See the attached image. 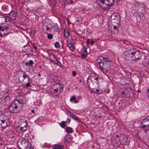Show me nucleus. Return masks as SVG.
Listing matches in <instances>:
<instances>
[{
	"instance_id": "1",
	"label": "nucleus",
	"mask_w": 149,
	"mask_h": 149,
	"mask_svg": "<svg viewBox=\"0 0 149 149\" xmlns=\"http://www.w3.org/2000/svg\"><path fill=\"white\" fill-rule=\"evenodd\" d=\"M123 54L124 58L127 61H137L142 57V54L139 51L133 48L125 51Z\"/></svg>"
},
{
	"instance_id": "2",
	"label": "nucleus",
	"mask_w": 149,
	"mask_h": 149,
	"mask_svg": "<svg viewBox=\"0 0 149 149\" xmlns=\"http://www.w3.org/2000/svg\"><path fill=\"white\" fill-rule=\"evenodd\" d=\"M111 62V60L107 57L101 56L97 59L96 63L97 65L99 66V68L104 73L108 72L110 69V62Z\"/></svg>"
},
{
	"instance_id": "3",
	"label": "nucleus",
	"mask_w": 149,
	"mask_h": 149,
	"mask_svg": "<svg viewBox=\"0 0 149 149\" xmlns=\"http://www.w3.org/2000/svg\"><path fill=\"white\" fill-rule=\"evenodd\" d=\"M114 0H101V3H99V6L101 8L107 10L113 6Z\"/></svg>"
},
{
	"instance_id": "4",
	"label": "nucleus",
	"mask_w": 149,
	"mask_h": 149,
	"mask_svg": "<svg viewBox=\"0 0 149 149\" xmlns=\"http://www.w3.org/2000/svg\"><path fill=\"white\" fill-rule=\"evenodd\" d=\"M140 128L146 134L147 131L149 130V116H147L142 120Z\"/></svg>"
},
{
	"instance_id": "5",
	"label": "nucleus",
	"mask_w": 149,
	"mask_h": 149,
	"mask_svg": "<svg viewBox=\"0 0 149 149\" xmlns=\"http://www.w3.org/2000/svg\"><path fill=\"white\" fill-rule=\"evenodd\" d=\"M28 123L26 120L24 119L21 120H20V126L18 127V129L21 131L19 133V136L23 135L24 132L26 131L28 129Z\"/></svg>"
},
{
	"instance_id": "6",
	"label": "nucleus",
	"mask_w": 149,
	"mask_h": 149,
	"mask_svg": "<svg viewBox=\"0 0 149 149\" xmlns=\"http://www.w3.org/2000/svg\"><path fill=\"white\" fill-rule=\"evenodd\" d=\"M17 101H13L8 108L11 113H15L19 111L18 107L19 105L17 104Z\"/></svg>"
},
{
	"instance_id": "7",
	"label": "nucleus",
	"mask_w": 149,
	"mask_h": 149,
	"mask_svg": "<svg viewBox=\"0 0 149 149\" xmlns=\"http://www.w3.org/2000/svg\"><path fill=\"white\" fill-rule=\"evenodd\" d=\"M9 95L7 91L6 92H2L0 94V100L4 102H8L10 98Z\"/></svg>"
},
{
	"instance_id": "8",
	"label": "nucleus",
	"mask_w": 149,
	"mask_h": 149,
	"mask_svg": "<svg viewBox=\"0 0 149 149\" xmlns=\"http://www.w3.org/2000/svg\"><path fill=\"white\" fill-rule=\"evenodd\" d=\"M25 134H23L22 136L21 134L20 136L22 137V138L19 139L17 142V145L20 149H21V148H24L26 144L28 143V141L24 138V137H25Z\"/></svg>"
},
{
	"instance_id": "9",
	"label": "nucleus",
	"mask_w": 149,
	"mask_h": 149,
	"mask_svg": "<svg viewBox=\"0 0 149 149\" xmlns=\"http://www.w3.org/2000/svg\"><path fill=\"white\" fill-rule=\"evenodd\" d=\"M0 119L1 120V125L3 127L5 128L8 126L7 122L8 118L7 115L5 114H1Z\"/></svg>"
},
{
	"instance_id": "10",
	"label": "nucleus",
	"mask_w": 149,
	"mask_h": 149,
	"mask_svg": "<svg viewBox=\"0 0 149 149\" xmlns=\"http://www.w3.org/2000/svg\"><path fill=\"white\" fill-rule=\"evenodd\" d=\"M63 89V87L61 84H54L53 87V89L55 93H57L58 90L61 93Z\"/></svg>"
},
{
	"instance_id": "11",
	"label": "nucleus",
	"mask_w": 149,
	"mask_h": 149,
	"mask_svg": "<svg viewBox=\"0 0 149 149\" xmlns=\"http://www.w3.org/2000/svg\"><path fill=\"white\" fill-rule=\"evenodd\" d=\"M88 78L89 80L92 81H96V84H97V86H99V82L98 80L100 79V77L96 75L95 74H93L89 76L88 77Z\"/></svg>"
},
{
	"instance_id": "12",
	"label": "nucleus",
	"mask_w": 149,
	"mask_h": 149,
	"mask_svg": "<svg viewBox=\"0 0 149 149\" xmlns=\"http://www.w3.org/2000/svg\"><path fill=\"white\" fill-rule=\"evenodd\" d=\"M49 55L50 58H53V61L55 64L58 66H60V65H61V63L57 59L54 54L51 53L50 54H49Z\"/></svg>"
},
{
	"instance_id": "13",
	"label": "nucleus",
	"mask_w": 149,
	"mask_h": 149,
	"mask_svg": "<svg viewBox=\"0 0 149 149\" xmlns=\"http://www.w3.org/2000/svg\"><path fill=\"white\" fill-rule=\"evenodd\" d=\"M72 137L71 135H66L64 138V141L65 143L68 144L70 143L71 141Z\"/></svg>"
},
{
	"instance_id": "14",
	"label": "nucleus",
	"mask_w": 149,
	"mask_h": 149,
	"mask_svg": "<svg viewBox=\"0 0 149 149\" xmlns=\"http://www.w3.org/2000/svg\"><path fill=\"white\" fill-rule=\"evenodd\" d=\"M67 46L69 48V49L71 51H73L75 49L73 45L71 43V41L68 39L66 41Z\"/></svg>"
},
{
	"instance_id": "15",
	"label": "nucleus",
	"mask_w": 149,
	"mask_h": 149,
	"mask_svg": "<svg viewBox=\"0 0 149 149\" xmlns=\"http://www.w3.org/2000/svg\"><path fill=\"white\" fill-rule=\"evenodd\" d=\"M24 97L23 96H19L17 97L16 100L14 101H17V103L19 105V104H23L24 102Z\"/></svg>"
},
{
	"instance_id": "16",
	"label": "nucleus",
	"mask_w": 149,
	"mask_h": 149,
	"mask_svg": "<svg viewBox=\"0 0 149 149\" xmlns=\"http://www.w3.org/2000/svg\"><path fill=\"white\" fill-rule=\"evenodd\" d=\"M23 47L25 48L24 50L25 51V52L26 53H31L33 52L32 48L29 45H26L24 46Z\"/></svg>"
},
{
	"instance_id": "17",
	"label": "nucleus",
	"mask_w": 149,
	"mask_h": 149,
	"mask_svg": "<svg viewBox=\"0 0 149 149\" xmlns=\"http://www.w3.org/2000/svg\"><path fill=\"white\" fill-rule=\"evenodd\" d=\"M81 57L82 58H85L87 56V49L86 48H84L83 47L81 51Z\"/></svg>"
},
{
	"instance_id": "18",
	"label": "nucleus",
	"mask_w": 149,
	"mask_h": 149,
	"mask_svg": "<svg viewBox=\"0 0 149 149\" xmlns=\"http://www.w3.org/2000/svg\"><path fill=\"white\" fill-rule=\"evenodd\" d=\"M10 16L12 19H15L17 16V13L14 11H11L10 14Z\"/></svg>"
},
{
	"instance_id": "19",
	"label": "nucleus",
	"mask_w": 149,
	"mask_h": 149,
	"mask_svg": "<svg viewBox=\"0 0 149 149\" xmlns=\"http://www.w3.org/2000/svg\"><path fill=\"white\" fill-rule=\"evenodd\" d=\"M66 130L68 134L72 133L73 132V129L72 128L68 126L66 127Z\"/></svg>"
},
{
	"instance_id": "20",
	"label": "nucleus",
	"mask_w": 149,
	"mask_h": 149,
	"mask_svg": "<svg viewBox=\"0 0 149 149\" xmlns=\"http://www.w3.org/2000/svg\"><path fill=\"white\" fill-rule=\"evenodd\" d=\"M24 149H34V147L30 143H28L27 145L25 146Z\"/></svg>"
},
{
	"instance_id": "21",
	"label": "nucleus",
	"mask_w": 149,
	"mask_h": 149,
	"mask_svg": "<svg viewBox=\"0 0 149 149\" xmlns=\"http://www.w3.org/2000/svg\"><path fill=\"white\" fill-rule=\"evenodd\" d=\"M22 77L24 78V79H23V80L24 79L26 78H28V82H29V81H30L29 80H30V78L28 76V75H27V74L25 72H23V74Z\"/></svg>"
},
{
	"instance_id": "22",
	"label": "nucleus",
	"mask_w": 149,
	"mask_h": 149,
	"mask_svg": "<svg viewBox=\"0 0 149 149\" xmlns=\"http://www.w3.org/2000/svg\"><path fill=\"white\" fill-rule=\"evenodd\" d=\"M70 116L72 117V118L75 120H78V117L72 113L71 112L70 113Z\"/></svg>"
},
{
	"instance_id": "23",
	"label": "nucleus",
	"mask_w": 149,
	"mask_h": 149,
	"mask_svg": "<svg viewBox=\"0 0 149 149\" xmlns=\"http://www.w3.org/2000/svg\"><path fill=\"white\" fill-rule=\"evenodd\" d=\"M54 148L55 149H62L63 146L62 145L56 144L54 145Z\"/></svg>"
},
{
	"instance_id": "24",
	"label": "nucleus",
	"mask_w": 149,
	"mask_h": 149,
	"mask_svg": "<svg viewBox=\"0 0 149 149\" xmlns=\"http://www.w3.org/2000/svg\"><path fill=\"white\" fill-rule=\"evenodd\" d=\"M33 64V62L32 60H29V62H26L25 64L26 66H30L31 65H32Z\"/></svg>"
},
{
	"instance_id": "25",
	"label": "nucleus",
	"mask_w": 149,
	"mask_h": 149,
	"mask_svg": "<svg viewBox=\"0 0 149 149\" xmlns=\"http://www.w3.org/2000/svg\"><path fill=\"white\" fill-rule=\"evenodd\" d=\"M115 19V20L116 19V21H117V22H116L117 24V26H118V25L119 23H120V19L118 17V16L117 15H116V17H115L114 18V19H113V20H114ZM115 22V23H116V22Z\"/></svg>"
},
{
	"instance_id": "26",
	"label": "nucleus",
	"mask_w": 149,
	"mask_h": 149,
	"mask_svg": "<svg viewBox=\"0 0 149 149\" xmlns=\"http://www.w3.org/2000/svg\"><path fill=\"white\" fill-rule=\"evenodd\" d=\"M64 35L65 36L66 38H68L69 36H70V33H69V31H64Z\"/></svg>"
},
{
	"instance_id": "27",
	"label": "nucleus",
	"mask_w": 149,
	"mask_h": 149,
	"mask_svg": "<svg viewBox=\"0 0 149 149\" xmlns=\"http://www.w3.org/2000/svg\"><path fill=\"white\" fill-rule=\"evenodd\" d=\"M65 122L64 121H62L60 124V126L63 128H64L65 126Z\"/></svg>"
},
{
	"instance_id": "28",
	"label": "nucleus",
	"mask_w": 149,
	"mask_h": 149,
	"mask_svg": "<svg viewBox=\"0 0 149 149\" xmlns=\"http://www.w3.org/2000/svg\"><path fill=\"white\" fill-rule=\"evenodd\" d=\"M93 92L96 94H97L98 95H100L101 94V93L100 92V91L98 89H95V90Z\"/></svg>"
},
{
	"instance_id": "29",
	"label": "nucleus",
	"mask_w": 149,
	"mask_h": 149,
	"mask_svg": "<svg viewBox=\"0 0 149 149\" xmlns=\"http://www.w3.org/2000/svg\"><path fill=\"white\" fill-rule=\"evenodd\" d=\"M4 29L5 30V31H6V33H3V34H4V36L5 35H6L7 34V33H7V31L8 30V27H7V26H4Z\"/></svg>"
},
{
	"instance_id": "30",
	"label": "nucleus",
	"mask_w": 149,
	"mask_h": 149,
	"mask_svg": "<svg viewBox=\"0 0 149 149\" xmlns=\"http://www.w3.org/2000/svg\"><path fill=\"white\" fill-rule=\"evenodd\" d=\"M54 46L55 48H58L60 47V45L58 42H56L54 44Z\"/></svg>"
},
{
	"instance_id": "31",
	"label": "nucleus",
	"mask_w": 149,
	"mask_h": 149,
	"mask_svg": "<svg viewBox=\"0 0 149 149\" xmlns=\"http://www.w3.org/2000/svg\"><path fill=\"white\" fill-rule=\"evenodd\" d=\"M53 35L51 34H48L47 36V38L49 39H51L52 38Z\"/></svg>"
},
{
	"instance_id": "32",
	"label": "nucleus",
	"mask_w": 149,
	"mask_h": 149,
	"mask_svg": "<svg viewBox=\"0 0 149 149\" xmlns=\"http://www.w3.org/2000/svg\"><path fill=\"white\" fill-rule=\"evenodd\" d=\"M8 6H6V5L4 6H3V9L4 10L6 11H7L8 10Z\"/></svg>"
},
{
	"instance_id": "33",
	"label": "nucleus",
	"mask_w": 149,
	"mask_h": 149,
	"mask_svg": "<svg viewBox=\"0 0 149 149\" xmlns=\"http://www.w3.org/2000/svg\"><path fill=\"white\" fill-rule=\"evenodd\" d=\"M76 99V97L75 96H72V97L70 99V101L72 102L74 100Z\"/></svg>"
},
{
	"instance_id": "34",
	"label": "nucleus",
	"mask_w": 149,
	"mask_h": 149,
	"mask_svg": "<svg viewBox=\"0 0 149 149\" xmlns=\"http://www.w3.org/2000/svg\"><path fill=\"white\" fill-rule=\"evenodd\" d=\"M140 13H141L140 15H141V16H143V15L144 13H145V10L144 9H143V10H142V12Z\"/></svg>"
},
{
	"instance_id": "35",
	"label": "nucleus",
	"mask_w": 149,
	"mask_h": 149,
	"mask_svg": "<svg viewBox=\"0 0 149 149\" xmlns=\"http://www.w3.org/2000/svg\"><path fill=\"white\" fill-rule=\"evenodd\" d=\"M30 86V84L28 82V83H26L25 84V86L26 87H29Z\"/></svg>"
},
{
	"instance_id": "36",
	"label": "nucleus",
	"mask_w": 149,
	"mask_h": 149,
	"mask_svg": "<svg viewBox=\"0 0 149 149\" xmlns=\"http://www.w3.org/2000/svg\"><path fill=\"white\" fill-rule=\"evenodd\" d=\"M71 121V119L70 118H68L67 119V120L66 121V123H69Z\"/></svg>"
},
{
	"instance_id": "37",
	"label": "nucleus",
	"mask_w": 149,
	"mask_h": 149,
	"mask_svg": "<svg viewBox=\"0 0 149 149\" xmlns=\"http://www.w3.org/2000/svg\"><path fill=\"white\" fill-rule=\"evenodd\" d=\"M72 75L73 76H75L76 75V72L74 71H72Z\"/></svg>"
},
{
	"instance_id": "38",
	"label": "nucleus",
	"mask_w": 149,
	"mask_h": 149,
	"mask_svg": "<svg viewBox=\"0 0 149 149\" xmlns=\"http://www.w3.org/2000/svg\"><path fill=\"white\" fill-rule=\"evenodd\" d=\"M117 29V26L116 25L114 26H113V29L114 30H116Z\"/></svg>"
},
{
	"instance_id": "39",
	"label": "nucleus",
	"mask_w": 149,
	"mask_h": 149,
	"mask_svg": "<svg viewBox=\"0 0 149 149\" xmlns=\"http://www.w3.org/2000/svg\"><path fill=\"white\" fill-rule=\"evenodd\" d=\"M89 79L88 78V77L87 78V80H86V82H87V84L88 85L89 84V82H88V80Z\"/></svg>"
},
{
	"instance_id": "40",
	"label": "nucleus",
	"mask_w": 149,
	"mask_h": 149,
	"mask_svg": "<svg viewBox=\"0 0 149 149\" xmlns=\"http://www.w3.org/2000/svg\"><path fill=\"white\" fill-rule=\"evenodd\" d=\"M45 27H46V29L47 30H49L50 28L49 27L47 26H45Z\"/></svg>"
},
{
	"instance_id": "41",
	"label": "nucleus",
	"mask_w": 149,
	"mask_h": 149,
	"mask_svg": "<svg viewBox=\"0 0 149 149\" xmlns=\"http://www.w3.org/2000/svg\"><path fill=\"white\" fill-rule=\"evenodd\" d=\"M86 42L87 44H89L90 42V40L89 39L86 40Z\"/></svg>"
},
{
	"instance_id": "42",
	"label": "nucleus",
	"mask_w": 149,
	"mask_h": 149,
	"mask_svg": "<svg viewBox=\"0 0 149 149\" xmlns=\"http://www.w3.org/2000/svg\"><path fill=\"white\" fill-rule=\"evenodd\" d=\"M147 95L149 97V88L147 90Z\"/></svg>"
},
{
	"instance_id": "43",
	"label": "nucleus",
	"mask_w": 149,
	"mask_h": 149,
	"mask_svg": "<svg viewBox=\"0 0 149 149\" xmlns=\"http://www.w3.org/2000/svg\"><path fill=\"white\" fill-rule=\"evenodd\" d=\"M1 31H2V32H4V31H5L4 29V27H2V30H1Z\"/></svg>"
},
{
	"instance_id": "44",
	"label": "nucleus",
	"mask_w": 149,
	"mask_h": 149,
	"mask_svg": "<svg viewBox=\"0 0 149 149\" xmlns=\"http://www.w3.org/2000/svg\"><path fill=\"white\" fill-rule=\"evenodd\" d=\"M94 43V42L93 41H91L90 42V43L91 45H93Z\"/></svg>"
},
{
	"instance_id": "45",
	"label": "nucleus",
	"mask_w": 149,
	"mask_h": 149,
	"mask_svg": "<svg viewBox=\"0 0 149 149\" xmlns=\"http://www.w3.org/2000/svg\"><path fill=\"white\" fill-rule=\"evenodd\" d=\"M33 47L35 50H36L37 49V47L36 46H33Z\"/></svg>"
},
{
	"instance_id": "46",
	"label": "nucleus",
	"mask_w": 149,
	"mask_h": 149,
	"mask_svg": "<svg viewBox=\"0 0 149 149\" xmlns=\"http://www.w3.org/2000/svg\"><path fill=\"white\" fill-rule=\"evenodd\" d=\"M74 102L75 103H77V100L76 99L74 100Z\"/></svg>"
},
{
	"instance_id": "47",
	"label": "nucleus",
	"mask_w": 149,
	"mask_h": 149,
	"mask_svg": "<svg viewBox=\"0 0 149 149\" xmlns=\"http://www.w3.org/2000/svg\"><path fill=\"white\" fill-rule=\"evenodd\" d=\"M31 112L33 113H35V111H34V110H31Z\"/></svg>"
},
{
	"instance_id": "48",
	"label": "nucleus",
	"mask_w": 149,
	"mask_h": 149,
	"mask_svg": "<svg viewBox=\"0 0 149 149\" xmlns=\"http://www.w3.org/2000/svg\"><path fill=\"white\" fill-rule=\"evenodd\" d=\"M54 76V77L53 78V81H56V80L54 79V77H56V76Z\"/></svg>"
},
{
	"instance_id": "49",
	"label": "nucleus",
	"mask_w": 149,
	"mask_h": 149,
	"mask_svg": "<svg viewBox=\"0 0 149 149\" xmlns=\"http://www.w3.org/2000/svg\"><path fill=\"white\" fill-rule=\"evenodd\" d=\"M60 31V29L58 28L57 29V31L58 32H59Z\"/></svg>"
},
{
	"instance_id": "50",
	"label": "nucleus",
	"mask_w": 149,
	"mask_h": 149,
	"mask_svg": "<svg viewBox=\"0 0 149 149\" xmlns=\"http://www.w3.org/2000/svg\"><path fill=\"white\" fill-rule=\"evenodd\" d=\"M72 3V1H70L69 3Z\"/></svg>"
},
{
	"instance_id": "51",
	"label": "nucleus",
	"mask_w": 149,
	"mask_h": 149,
	"mask_svg": "<svg viewBox=\"0 0 149 149\" xmlns=\"http://www.w3.org/2000/svg\"><path fill=\"white\" fill-rule=\"evenodd\" d=\"M2 27L1 26H0V30H2Z\"/></svg>"
},
{
	"instance_id": "52",
	"label": "nucleus",
	"mask_w": 149,
	"mask_h": 149,
	"mask_svg": "<svg viewBox=\"0 0 149 149\" xmlns=\"http://www.w3.org/2000/svg\"><path fill=\"white\" fill-rule=\"evenodd\" d=\"M92 148H94V147H95V146H94V145H93V146H92Z\"/></svg>"
},
{
	"instance_id": "53",
	"label": "nucleus",
	"mask_w": 149,
	"mask_h": 149,
	"mask_svg": "<svg viewBox=\"0 0 149 149\" xmlns=\"http://www.w3.org/2000/svg\"><path fill=\"white\" fill-rule=\"evenodd\" d=\"M94 82H95V83H96V81H94Z\"/></svg>"
},
{
	"instance_id": "54",
	"label": "nucleus",
	"mask_w": 149,
	"mask_h": 149,
	"mask_svg": "<svg viewBox=\"0 0 149 149\" xmlns=\"http://www.w3.org/2000/svg\"><path fill=\"white\" fill-rule=\"evenodd\" d=\"M2 35H2V33H1V36H2Z\"/></svg>"
},
{
	"instance_id": "55",
	"label": "nucleus",
	"mask_w": 149,
	"mask_h": 149,
	"mask_svg": "<svg viewBox=\"0 0 149 149\" xmlns=\"http://www.w3.org/2000/svg\"><path fill=\"white\" fill-rule=\"evenodd\" d=\"M80 82H81V80H80Z\"/></svg>"
}]
</instances>
